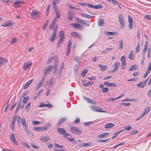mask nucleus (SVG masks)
Segmentation results:
<instances>
[{"instance_id": "1", "label": "nucleus", "mask_w": 151, "mask_h": 151, "mask_svg": "<svg viewBox=\"0 0 151 151\" xmlns=\"http://www.w3.org/2000/svg\"><path fill=\"white\" fill-rule=\"evenodd\" d=\"M118 20L120 23V26L121 29H123L125 26V22L122 14H120L118 17Z\"/></svg>"}, {"instance_id": "2", "label": "nucleus", "mask_w": 151, "mask_h": 151, "mask_svg": "<svg viewBox=\"0 0 151 151\" xmlns=\"http://www.w3.org/2000/svg\"><path fill=\"white\" fill-rule=\"evenodd\" d=\"M70 130L72 133L80 135L81 133V131L79 129L76 127H70Z\"/></svg>"}, {"instance_id": "3", "label": "nucleus", "mask_w": 151, "mask_h": 151, "mask_svg": "<svg viewBox=\"0 0 151 151\" xmlns=\"http://www.w3.org/2000/svg\"><path fill=\"white\" fill-rule=\"evenodd\" d=\"M148 47V43L146 41L145 42V45L144 48L143 50L142 53L145 54L146 53L147 50V57L148 58H150V57L151 53H150V48H148L147 49Z\"/></svg>"}, {"instance_id": "4", "label": "nucleus", "mask_w": 151, "mask_h": 151, "mask_svg": "<svg viewBox=\"0 0 151 151\" xmlns=\"http://www.w3.org/2000/svg\"><path fill=\"white\" fill-rule=\"evenodd\" d=\"M32 65V63L31 61H28L24 63L23 65V69L24 70H26L28 68H30Z\"/></svg>"}, {"instance_id": "5", "label": "nucleus", "mask_w": 151, "mask_h": 151, "mask_svg": "<svg viewBox=\"0 0 151 151\" xmlns=\"http://www.w3.org/2000/svg\"><path fill=\"white\" fill-rule=\"evenodd\" d=\"M24 2V1L22 0H17L14 2L13 6L15 8H19L21 7Z\"/></svg>"}, {"instance_id": "6", "label": "nucleus", "mask_w": 151, "mask_h": 151, "mask_svg": "<svg viewBox=\"0 0 151 151\" xmlns=\"http://www.w3.org/2000/svg\"><path fill=\"white\" fill-rule=\"evenodd\" d=\"M31 15L33 19H35L39 17V14L37 11L32 10L31 14Z\"/></svg>"}, {"instance_id": "7", "label": "nucleus", "mask_w": 151, "mask_h": 151, "mask_svg": "<svg viewBox=\"0 0 151 151\" xmlns=\"http://www.w3.org/2000/svg\"><path fill=\"white\" fill-rule=\"evenodd\" d=\"M148 79L139 82V83L137 84V86L139 88H143L146 85V83L148 81Z\"/></svg>"}, {"instance_id": "8", "label": "nucleus", "mask_w": 151, "mask_h": 151, "mask_svg": "<svg viewBox=\"0 0 151 151\" xmlns=\"http://www.w3.org/2000/svg\"><path fill=\"white\" fill-rule=\"evenodd\" d=\"M121 60L122 63V69L123 70L124 69V67L126 65V57L123 55L122 56L121 58Z\"/></svg>"}, {"instance_id": "9", "label": "nucleus", "mask_w": 151, "mask_h": 151, "mask_svg": "<svg viewBox=\"0 0 151 151\" xmlns=\"http://www.w3.org/2000/svg\"><path fill=\"white\" fill-rule=\"evenodd\" d=\"M72 45L71 41L69 40L68 41L67 49L66 51V55H68L70 54V50L71 48V47Z\"/></svg>"}, {"instance_id": "10", "label": "nucleus", "mask_w": 151, "mask_h": 151, "mask_svg": "<svg viewBox=\"0 0 151 151\" xmlns=\"http://www.w3.org/2000/svg\"><path fill=\"white\" fill-rule=\"evenodd\" d=\"M1 25L3 27H12L14 24L11 21H9L2 24Z\"/></svg>"}, {"instance_id": "11", "label": "nucleus", "mask_w": 151, "mask_h": 151, "mask_svg": "<svg viewBox=\"0 0 151 151\" xmlns=\"http://www.w3.org/2000/svg\"><path fill=\"white\" fill-rule=\"evenodd\" d=\"M128 20L129 23V29H131L133 26V20L131 17L129 15L128 16Z\"/></svg>"}, {"instance_id": "12", "label": "nucleus", "mask_w": 151, "mask_h": 151, "mask_svg": "<svg viewBox=\"0 0 151 151\" xmlns=\"http://www.w3.org/2000/svg\"><path fill=\"white\" fill-rule=\"evenodd\" d=\"M91 109L96 112H105V111H103L102 110L99 108V107L95 106H93L91 107Z\"/></svg>"}, {"instance_id": "13", "label": "nucleus", "mask_w": 151, "mask_h": 151, "mask_svg": "<svg viewBox=\"0 0 151 151\" xmlns=\"http://www.w3.org/2000/svg\"><path fill=\"white\" fill-rule=\"evenodd\" d=\"M10 138L12 142L16 145H18V143L15 139V136L14 133H12L11 134Z\"/></svg>"}, {"instance_id": "14", "label": "nucleus", "mask_w": 151, "mask_h": 151, "mask_svg": "<svg viewBox=\"0 0 151 151\" xmlns=\"http://www.w3.org/2000/svg\"><path fill=\"white\" fill-rule=\"evenodd\" d=\"M150 110V106L147 107L144 110L142 114L140 116V118H142L145 114H147Z\"/></svg>"}, {"instance_id": "15", "label": "nucleus", "mask_w": 151, "mask_h": 151, "mask_svg": "<svg viewBox=\"0 0 151 151\" xmlns=\"http://www.w3.org/2000/svg\"><path fill=\"white\" fill-rule=\"evenodd\" d=\"M7 62L8 61L6 59L0 57V66L3 65Z\"/></svg>"}, {"instance_id": "16", "label": "nucleus", "mask_w": 151, "mask_h": 151, "mask_svg": "<svg viewBox=\"0 0 151 151\" xmlns=\"http://www.w3.org/2000/svg\"><path fill=\"white\" fill-rule=\"evenodd\" d=\"M47 129V127H35L33 129L37 131H42L43 130H45Z\"/></svg>"}, {"instance_id": "17", "label": "nucleus", "mask_w": 151, "mask_h": 151, "mask_svg": "<svg viewBox=\"0 0 151 151\" xmlns=\"http://www.w3.org/2000/svg\"><path fill=\"white\" fill-rule=\"evenodd\" d=\"M55 13L56 16L55 18H57L58 19V18H60V14L59 12L58 7H56L54 8Z\"/></svg>"}, {"instance_id": "18", "label": "nucleus", "mask_w": 151, "mask_h": 151, "mask_svg": "<svg viewBox=\"0 0 151 151\" xmlns=\"http://www.w3.org/2000/svg\"><path fill=\"white\" fill-rule=\"evenodd\" d=\"M34 79H32L27 82L24 86L23 88L24 89H26L28 86L32 82Z\"/></svg>"}, {"instance_id": "19", "label": "nucleus", "mask_w": 151, "mask_h": 151, "mask_svg": "<svg viewBox=\"0 0 151 151\" xmlns=\"http://www.w3.org/2000/svg\"><path fill=\"white\" fill-rule=\"evenodd\" d=\"M58 21V19L57 18H55L52 21L50 26L49 27L50 29H52L54 26L55 25V23Z\"/></svg>"}, {"instance_id": "20", "label": "nucleus", "mask_w": 151, "mask_h": 151, "mask_svg": "<svg viewBox=\"0 0 151 151\" xmlns=\"http://www.w3.org/2000/svg\"><path fill=\"white\" fill-rule=\"evenodd\" d=\"M53 66L52 65H49L47 67L44 72L45 75H46L48 72H50L52 69Z\"/></svg>"}, {"instance_id": "21", "label": "nucleus", "mask_w": 151, "mask_h": 151, "mask_svg": "<svg viewBox=\"0 0 151 151\" xmlns=\"http://www.w3.org/2000/svg\"><path fill=\"white\" fill-rule=\"evenodd\" d=\"M58 29V27L56 26L55 27L51 35V38H55L57 34V30Z\"/></svg>"}, {"instance_id": "22", "label": "nucleus", "mask_w": 151, "mask_h": 151, "mask_svg": "<svg viewBox=\"0 0 151 151\" xmlns=\"http://www.w3.org/2000/svg\"><path fill=\"white\" fill-rule=\"evenodd\" d=\"M73 26L76 28H78L81 30H82L84 29V27L78 24L74 23L73 24Z\"/></svg>"}, {"instance_id": "23", "label": "nucleus", "mask_w": 151, "mask_h": 151, "mask_svg": "<svg viewBox=\"0 0 151 151\" xmlns=\"http://www.w3.org/2000/svg\"><path fill=\"white\" fill-rule=\"evenodd\" d=\"M22 124L24 128L27 131V132L29 133V132L27 130L28 128L26 124L25 119H24L22 121Z\"/></svg>"}, {"instance_id": "24", "label": "nucleus", "mask_w": 151, "mask_h": 151, "mask_svg": "<svg viewBox=\"0 0 151 151\" xmlns=\"http://www.w3.org/2000/svg\"><path fill=\"white\" fill-rule=\"evenodd\" d=\"M120 64L118 62H116L114 65V68L113 69V70L112 71V72H114L116 71L118 68V67H119V65Z\"/></svg>"}, {"instance_id": "25", "label": "nucleus", "mask_w": 151, "mask_h": 151, "mask_svg": "<svg viewBox=\"0 0 151 151\" xmlns=\"http://www.w3.org/2000/svg\"><path fill=\"white\" fill-rule=\"evenodd\" d=\"M58 130L60 134L64 135L66 133L65 130L63 128H58Z\"/></svg>"}, {"instance_id": "26", "label": "nucleus", "mask_w": 151, "mask_h": 151, "mask_svg": "<svg viewBox=\"0 0 151 151\" xmlns=\"http://www.w3.org/2000/svg\"><path fill=\"white\" fill-rule=\"evenodd\" d=\"M109 134V132H104L100 135H97V137L99 138H102L104 137L107 136Z\"/></svg>"}, {"instance_id": "27", "label": "nucleus", "mask_w": 151, "mask_h": 151, "mask_svg": "<svg viewBox=\"0 0 151 151\" xmlns=\"http://www.w3.org/2000/svg\"><path fill=\"white\" fill-rule=\"evenodd\" d=\"M14 117H15V121H16V120L18 122V125L19 126V124L21 122H22V121L23 120V119L24 118H23L22 120L21 119V118L19 116H15Z\"/></svg>"}, {"instance_id": "28", "label": "nucleus", "mask_w": 151, "mask_h": 151, "mask_svg": "<svg viewBox=\"0 0 151 151\" xmlns=\"http://www.w3.org/2000/svg\"><path fill=\"white\" fill-rule=\"evenodd\" d=\"M71 36L75 37H81L80 34L78 33L73 32L71 33Z\"/></svg>"}, {"instance_id": "29", "label": "nucleus", "mask_w": 151, "mask_h": 151, "mask_svg": "<svg viewBox=\"0 0 151 151\" xmlns=\"http://www.w3.org/2000/svg\"><path fill=\"white\" fill-rule=\"evenodd\" d=\"M98 24L99 26H103L104 24V20L101 18H100L98 20Z\"/></svg>"}, {"instance_id": "30", "label": "nucleus", "mask_w": 151, "mask_h": 151, "mask_svg": "<svg viewBox=\"0 0 151 151\" xmlns=\"http://www.w3.org/2000/svg\"><path fill=\"white\" fill-rule=\"evenodd\" d=\"M104 33L107 35H116L117 34L116 32H113L105 31L104 32Z\"/></svg>"}, {"instance_id": "31", "label": "nucleus", "mask_w": 151, "mask_h": 151, "mask_svg": "<svg viewBox=\"0 0 151 151\" xmlns=\"http://www.w3.org/2000/svg\"><path fill=\"white\" fill-rule=\"evenodd\" d=\"M114 124L113 123H109L106 124L105 126V128L106 129H109L113 127Z\"/></svg>"}, {"instance_id": "32", "label": "nucleus", "mask_w": 151, "mask_h": 151, "mask_svg": "<svg viewBox=\"0 0 151 151\" xmlns=\"http://www.w3.org/2000/svg\"><path fill=\"white\" fill-rule=\"evenodd\" d=\"M85 100L89 103L92 104H96V102L88 98H85Z\"/></svg>"}, {"instance_id": "33", "label": "nucleus", "mask_w": 151, "mask_h": 151, "mask_svg": "<svg viewBox=\"0 0 151 151\" xmlns=\"http://www.w3.org/2000/svg\"><path fill=\"white\" fill-rule=\"evenodd\" d=\"M74 14L72 12L69 11L68 12V17L69 19L70 20H72L73 19V17Z\"/></svg>"}, {"instance_id": "34", "label": "nucleus", "mask_w": 151, "mask_h": 151, "mask_svg": "<svg viewBox=\"0 0 151 151\" xmlns=\"http://www.w3.org/2000/svg\"><path fill=\"white\" fill-rule=\"evenodd\" d=\"M92 145L91 143H83L80 145V146L81 147H86Z\"/></svg>"}, {"instance_id": "35", "label": "nucleus", "mask_w": 151, "mask_h": 151, "mask_svg": "<svg viewBox=\"0 0 151 151\" xmlns=\"http://www.w3.org/2000/svg\"><path fill=\"white\" fill-rule=\"evenodd\" d=\"M40 140L43 142H46L49 140L50 139V138L49 137H43L40 138Z\"/></svg>"}, {"instance_id": "36", "label": "nucleus", "mask_w": 151, "mask_h": 151, "mask_svg": "<svg viewBox=\"0 0 151 151\" xmlns=\"http://www.w3.org/2000/svg\"><path fill=\"white\" fill-rule=\"evenodd\" d=\"M21 104H22V102H21V100L19 102L18 106V107L17 109H16V111H17L18 110V109L20 107L22 109L24 106V104H23L21 105Z\"/></svg>"}, {"instance_id": "37", "label": "nucleus", "mask_w": 151, "mask_h": 151, "mask_svg": "<svg viewBox=\"0 0 151 151\" xmlns=\"http://www.w3.org/2000/svg\"><path fill=\"white\" fill-rule=\"evenodd\" d=\"M81 16L83 17L88 19H90L91 17V16L90 15L86 14L84 13L81 14Z\"/></svg>"}, {"instance_id": "38", "label": "nucleus", "mask_w": 151, "mask_h": 151, "mask_svg": "<svg viewBox=\"0 0 151 151\" xmlns=\"http://www.w3.org/2000/svg\"><path fill=\"white\" fill-rule=\"evenodd\" d=\"M15 122V117H14L12 119V122L11 124V127L12 130H14V125Z\"/></svg>"}, {"instance_id": "39", "label": "nucleus", "mask_w": 151, "mask_h": 151, "mask_svg": "<svg viewBox=\"0 0 151 151\" xmlns=\"http://www.w3.org/2000/svg\"><path fill=\"white\" fill-rule=\"evenodd\" d=\"M122 101H137V100L136 99H126L122 100Z\"/></svg>"}, {"instance_id": "40", "label": "nucleus", "mask_w": 151, "mask_h": 151, "mask_svg": "<svg viewBox=\"0 0 151 151\" xmlns=\"http://www.w3.org/2000/svg\"><path fill=\"white\" fill-rule=\"evenodd\" d=\"M129 58L130 59L133 60L134 58V54L133 52L132 51H131L130 54L129 55Z\"/></svg>"}, {"instance_id": "41", "label": "nucleus", "mask_w": 151, "mask_h": 151, "mask_svg": "<svg viewBox=\"0 0 151 151\" xmlns=\"http://www.w3.org/2000/svg\"><path fill=\"white\" fill-rule=\"evenodd\" d=\"M66 119H67L66 118H61L59 120V121H58V125H60L62 123L65 122L66 120Z\"/></svg>"}, {"instance_id": "42", "label": "nucleus", "mask_w": 151, "mask_h": 151, "mask_svg": "<svg viewBox=\"0 0 151 151\" xmlns=\"http://www.w3.org/2000/svg\"><path fill=\"white\" fill-rule=\"evenodd\" d=\"M137 65H132L129 69V70L130 71H133L137 69Z\"/></svg>"}, {"instance_id": "43", "label": "nucleus", "mask_w": 151, "mask_h": 151, "mask_svg": "<svg viewBox=\"0 0 151 151\" xmlns=\"http://www.w3.org/2000/svg\"><path fill=\"white\" fill-rule=\"evenodd\" d=\"M98 65L101 68V70L102 71H104L106 68L107 66L106 65H102L100 64H99Z\"/></svg>"}, {"instance_id": "44", "label": "nucleus", "mask_w": 151, "mask_h": 151, "mask_svg": "<svg viewBox=\"0 0 151 151\" xmlns=\"http://www.w3.org/2000/svg\"><path fill=\"white\" fill-rule=\"evenodd\" d=\"M60 0H55L53 2L52 4L54 6V8H55L56 7H57L56 5L58 4L60 1Z\"/></svg>"}, {"instance_id": "45", "label": "nucleus", "mask_w": 151, "mask_h": 151, "mask_svg": "<svg viewBox=\"0 0 151 151\" xmlns=\"http://www.w3.org/2000/svg\"><path fill=\"white\" fill-rule=\"evenodd\" d=\"M44 80L45 78L43 77L38 85L39 87H40L41 86H42L44 83Z\"/></svg>"}, {"instance_id": "46", "label": "nucleus", "mask_w": 151, "mask_h": 151, "mask_svg": "<svg viewBox=\"0 0 151 151\" xmlns=\"http://www.w3.org/2000/svg\"><path fill=\"white\" fill-rule=\"evenodd\" d=\"M60 38H64V34L63 31L61 30L60 31L59 34Z\"/></svg>"}, {"instance_id": "47", "label": "nucleus", "mask_w": 151, "mask_h": 151, "mask_svg": "<svg viewBox=\"0 0 151 151\" xmlns=\"http://www.w3.org/2000/svg\"><path fill=\"white\" fill-rule=\"evenodd\" d=\"M88 73V70L85 69L81 73V75L82 77H84Z\"/></svg>"}, {"instance_id": "48", "label": "nucleus", "mask_w": 151, "mask_h": 151, "mask_svg": "<svg viewBox=\"0 0 151 151\" xmlns=\"http://www.w3.org/2000/svg\"><path fill=\"white\" fill-rule=\"evenodd\" d=\"M29 99V97H25L23 100V103L24 104L27 102Z\"/></svg>"}, {"instance_id": "49", "label": "nucleus", "mask_w": 151, "mask_h": 151, "mask_svg": "<svg viewBox=\"0 0 151 151\" xmlns=\"http://www.w3.org/2000/svg\"><path fill=\"white\" fill-rule=\"evenodd\" d=\"M102 6L101 5H94L93 9H101L102 8Z\"/></svg>"}, {"instance_id": "50", "label": "nucleus", "mask_w": 151, "mask_h": 151, "mask_svg": "<svg viewBox=\"0 0 151 151\" xmlns=\"http://www.w3.org/2000/svg\"><path fill=\"white\" fill-rule=\"evenodd\" d=\"M31 105V103H29L25 107V110L28 112L29 110V109L30 108V106Z\"/></svg>"}, {"instance_id": "51", "label": "nucleus", "mask_w": 151, "mask_h": 151, "mask_svg": "<svg viewBox=\"0 0 151 151\" xmlns=\"http://www.w3.org/2000/svg\"><path fill=\"white\" fill-rule=\"evenodd\" d=\"M50 4H49L46 8V15H48L49 13V12L50 9Z\"/></svg>"}, {"instance_id": "52", "label": "nucleus", "mask_w": 151, "mask_h": 151, "mask_svg": "<svg viewBox=\"0 0 151 151\" xmlns=\"http://www.w3.org/2000/svg\"><path fill=\"white\" fill-rule=\"evenodd\" d=\"M123 47V42L122 41L120 40L119 42V48L120 49H121Z\"/></svg>"}, {"instance_id": "53", "label": "nucleus", "mask_w": 151, "mask_h": 151, "mask_svg": "<svg viewBox=\"0 0 151 151\" xmlns=\"http://www.w3.org/2000/svg\"><path fill=\"white\" fill-rule=\"evenodd\" d=\"M17 41V38H12V40L10 41V44H13L16 42Z\"/></svg>"}, {"instance_id": "54", "label": "nucleus", "mask_w": 151, "mask_h": 151, "mask_svg": "<svg viewBox=\"0 0 151 151\" xmlns=\"http://www.w3.org/2000/svg\"><path fill=\"white\" fill-rule=\"evenodd\" d=\"M139 43H138L136 47V48L135 50V52L137 53L138 52L139 50Z\"/></svg>"}, {"instance_id": "55", "label": "nucleus", "mask_w": 151, "mask_h": 151, "mask_svg": "<svg viewBox=\"0 0 151 151\" xmlns=\"http://www.w3.org/2000/svg\"><path fill=\"white\" fill-rule=\"evenodd\" d=\"M151 70V66L149 65L145 73L147 74L148 75L149 74V73H150Z\"/></svg>"}, {"instance_id": "56", "label": "nucleus", "mask_w": 151, "mask_h": 151, "mask_svg": "<svg viewBox=\"0 0 151 151\" xmlns=\"http://www.w3.org/2000/svg\"><path fill=\"white\" fill-rule=\"evenodd\" d=\"M81 22H82L83 24L86 26H88L89 25V24H88L86 20H82L81 21Z\"/></svg>"}, {"instance_id": "57", "label": "nucleus", "mask_w": 151, "mask_h": 151, "mask_svg": "<svg viewBox=\"0 0 151 151\" xmlns=\"http://www.w3.org/2000/svg\"><path fill=\"white\" fill-rule=\"evenodd\" d=\"M54 145H55V147H57L58 148H63V146L58 144L56 143Z\"/></svg>"}, {"instance_id": "58", "label": "nucleus", "mask_w": 151, "mask_h": 151, "mask_svg": "<svg viewBox=\"0 0 151 151\" xmlns=\"http://www.w3.org/2000/svg\"><path fill=\"white\" fill-rule=\"evenodd\" d=\"M45 104L44 103L42 102L40 103L39 107L40 108L45 107Z\"/></svg>"}, {"instance_id": "59", "label": "nucleus", "mask_w": 151, "mask_h": 151, "mask_svg": "<svg viewBox=\"0 0 151 151\" xmlns=\"http://www.w3.org/2000/svg\"><path fill=\"white\" fill-rule=\"evenodd\" d=\"M48 20L45 22L44 24V26L43 27V30L45 29H46V28L47 27V24H48Z\"/></svg>"}, {"instance_id": "60", "label": "nucleus", "mask_w": 151, "mask_h": 151, "mask_svg": "<svg viewBox=\"0 0 151 151\" xmlns=\"http://www.w3.org/2000/svg\"><path fill=\"white\" fill-rule=\"evenodd\" d=\"M131 126H130V125H129L127 127H126L124 129V130H126L127 131H129L131 130Z\"/></svg>"}, {"instance_id": "61", "label": "nucleus", "mask_w": 151, "mask_h": 151, "mask_svg": "<svg viewBox=\"0 0 151 151\" xmlns=\"http://www.w3.org/2000/svg\"><path fill=\"white\" fill-rule=\"evenodd\" d=\"M109 86H113L114 87H116L117 85L113 83H109Z\"/></svg>"}, {"instance_id": "62", "label": "nucleus", "mask_w": 151, "mask_h": 151, "mask_svg": "<svg viewBox=\"0 0 151 151\" xmlns=\"http://www.w3.org/2000/svg\"><path fill=\"white\" fill-rule=\"evenodd\" d=\"M41 122L38 121H34L33 122V124L34 125H37V124H40Z\"/></svg>"}, {"instance_id": "63", "label": "nucleus", "mask_w": 151, "mask_h": 151, "mask_svg": "<svg viewBox=\"0 0 151 151\" xmlns=\"http://www.w3.org/2000/svg\"><path fill=\"white\" fill-rule=\"evenodd\" d=\"M53 57H51L50 58H49L47 61V64H48L50 63L53 60Z\"/></svg>"}, {"instance_id": "64", "label": "nucleus", "mask_w": 151, "mask_h": 151, "mask_svg": "<svg viewBox=\"0 0 151 151\" xmlns=\"http://www.w3.org/2000/svg\"><path fill=\"white\" fill-rule=\"evenodd\" d=\"M145 18H147L148 20L151 19V16L150 15H145Z\"/></svg>"}]
</instances>
